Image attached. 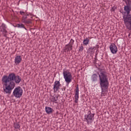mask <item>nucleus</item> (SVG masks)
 Segmentation results:
<instances>
[{
    "label": "nucleus",
    "instance_id": "obj_5",
    "mask_svg": "<svg viewBox=\"0 0 131 131\" xmlns=\"http://www.w3.org/2000/svg\"><path fill=\"white\" fill-rule=\"evenodd\" d=\"M23 95V90L19 86L15 88L13 90V96L15 98H21Z\"/></svg>",
    "mask_w": 131,
    "mask_h": 131
},
{
    "label": "nucleus",
    "instance_id": "obj_13",
    "mask_svg": "<svg viewBox=\"0 0 131 131\" xmlns=\"http://www.w3.org/2000/svg\"><path fill=\"white\" fill-rule=\"evenodd\" d=\"M46 112L47 114H52L54 112V110L51 107L46 106L45 107Z\"/></svg>",
    "mask_w": 131,
    "mask_h": 131
},
{
    "label": "nucleus",
    "instance_id": "obj_17",
    "mask_svg": "<svg viewBox=\"0 0 131 131\" xmlns=\"http://www.w3.org/2000/svg\"><path fill=\"white\" fill-rule=\"evenodd\" d=\"M58 100V97L57 96H53L51 99V102H55V103H57V101Z\"/></svg>",
    "mask_w": 131,
    "mask_h": 131
},
{
    "label": "nucleus",
    "instance_id": "obj_22",
    "mask_svg": "<svg viewBox=\"0 0 131 131\" xmlns=\"http://www.w3.org/2000/svg\"><path fill=\"white\" fill-rule=\"evenodd\" d=\"M27 18H28L27 16H23V17H22V19H21V20H22V22H23V23H24L25 22V21H26L27 20Z\"/></svg>",
    "mask_w": 131,
    "mask_h": 131
},
{
    "label": "nucleus",
    "instance_id": "obj_6",
    "mask_svg": "<svg viewBox=\"0 0 131 131\" xmlns=\"http://www.w3.org/2000/svg\"><path fill=\"white\" fill-rule=\"evenodd\" d=\"M63 75L67 83H70V82L72 80V75L71 73L68 71H63Z\"/></svg>",
    "mask_w": 131,
    "mask_h": 131
},
{
    "label": "nucleus",
    "instance_id": "obj_27",
    "mask_svg": "<svg viewBox=\"0 0 131 131\" xmlns=\"http://www.w3.org/2000/svg\"><path fill=\"white\" fill-rule=\"evenodd\" d=\"M59 114V112H56V114Z\"/></svg>",
    "mask_w": 131,
    "mask_h": 131
},
{
    "label": "nucleus",
    "instance_id": "obj_19",
    "mask_svg": "<svg viewBox=\"0 0 131 131\" xmlns=\"http://www.w3.org/2000/svg\"><path fill=\"white\" fill-rule=\"evenodd\" d=\"M17 27L18 28H24L26 30H27L26 28H25V25H24L23 24H17Z\"/></svg>",
    "mask_w": 131,
    "mask_h": 131
},
{
    "label": "nucleus",
    "instance_id": "obj_16",
    "mask_svg": "<svg viewBox=\"0 0 131 131\" xmlns=\"http://www.w3.org/2000/svg\"><path fill=\"white\" fill-rule=\"evenodd\" d=\"M92 81H97L98 80V75L97 74H94L92 76Z\"/></svg>",
    "mask_w": 131,
    "mask_h": 131
},
{
    "label": "nucleus",
    "instance_id": "obj_14",
    "mask_svg": "<svg viewBox=\"0 0 131 131\" xmlns=\"http://www.w3.org/2000/svg\"><path fill=\"white\" fill-rule=\"evenodd\" d=\"M93 38L92 37H89L88 38H85L83 41V43L84 46H88L89 43H90V39Z\"/></svg>",
    "mask_w": 131,
    "mask_h": 131
},
{
    "label": "nucleus",
    "instance_id": "obj_26",
    "mask_svg": "<svg viewBox=\"0 0 131 131\" xmlns=\"http://www.w3.org/2000/svg\"><path fill=\"white\" fill-rule=\"evenodd\" d=\"M116 9H117V8L115 6H114L112 7V8L111 9V11L113 12H114V11H115V10H116Z\"/></svg>",
    "mask_w": 131,
    "mask_h": 131
},
{
    "label": "nucleus",
    "instance_id": "obj_8",
    "mask_svg": "<svg viewBox=\"0 0 131 131\" xmlns=\"http://www.w3.org/2000/svg\"><path fill=\"white\" fill-rule=\"evenodd\" d=\"M99 49V45H96L95 46L90 47L88 50V53L90 55H94L95 54V50Z\"/></svg>",
    "mask_w": 131,
    "mask_h": 131
},
{
    "label": "nucleus",
    "instance_id": "obj_9",
    "mask_svg": "<svg viewBox=\"0 0 131 131\" xmlns=\"http://www.w3.org/2000/svg\"><path fill=\"white\" fill-rule=\"evenodd\" d=\"M110 49L112 54H116L118 51L117 46L114 43H112L110 46Z\"/></svg>",
    "mask_w": 131,
    "mask_h": 131
},
{
    "label": "nucleus",
    "instance_id": "obj_2",
    "mask_svg": "<svg viewBox=\"0 0 131 131\" xmlns=\"http://www.w3.org/2000/svg\"><path fill=\"white\" fill-rule=\"evenodd\" d=\"M126 6L124 7L125 12H122L123 20L127 29L131 30V0H123Z\"/></svg>",
    "mask_w": 131,
    "mask_h": 131
},
{
    "label": "nucleus",
    "instance_id": "obj_30",
    "mask_svg": "<svg viewBox=\"0 0 131 131\" xmlns=\"http://www.w3.org/2000/svg\"><path fill=\"white\" fill-rule=\"evenodd\" d=\"M64 91H65V88L64 89Z\"/></svg>",
    "mask_w": 131,
    "mask_h": 131
},
{
    "label": "nucleus",
    "instance_id": "obj_25",
    "mask_svg": "<svg viewBox=\"0 0 131 131\" xmlns=\"http://www.w3.org/2000/svg\"><path fill=\"white\" fill-rule=\"evenodd\" d=\"M19 14L20 15H21V16H24V15H25V12H24V11H22V10H20L19 11Z\"/></svg>",
    "mask_w": 131,
    "mask_h": 131
},
{
    "label": "nucleus",
    "instance_id": "obj_11",
    "mask_svg": "<svg viewBox=\"0 0 131 131\" xmlns=\"http://www.w3.org/2000/svg\"><path fill=\"white\" fill-rule=\"evenodd\" d=\"M79 98V89L78 88V84L76 87V92L75 94V103H78V99Z\"/></svg>",
    "mask_w": 131,
    "mask_h": 131
},
{
    "label": "nucleus",
    "instance_id": "obj_7",
    "mask_svg": "<svg viewBox=\"0 0 131 131\" xmlns=\"http://www.w3.org/2000/svg\"><path fill=\"white\" fill-rule=\"evenodd\" d=\"M73 45H74V40L73 39H71L69 44H67L65 46L63 51H64L66 52L72 51Z\"/></svg>",
    "mask_w": 131,
    "mask_h": 131
},
{
    "label": "nucleus",
    "instance_id": "obj_10",
    "mask_svg": "<svg viewBox=\"0 0 131 131\" xmlns=\"http://www.w3.org/2000/svg\"><path fill=\"white\" fill-rule=\"evenodd\" d=\"M61 86V84H60L59 81H55L54 82V86H53V91L54 93H56L60 90V86Z\"/></svg>",
    "mask_w": 131,
    "mask_h": 131
},
{
    "label": "nucleus",
    "instance_id": "obj_29",
    "mask_svg": "<svg viewBox=\"0 0 131 131\" xmlns=\"http://www.w3.org/2000/svg\"><path fill=\"white\" fill-rule=\"evenodd\" d=\"M130 35V34H129V35H128V36H129Z\"/></svg>",
    "mask_w": 131,
    "mask_h": 131
},
{
    "label": "nucleus",
    "instance_id": "obj_21",
    "mask_svg": "<svg viewBox=\"0 0 131 131\" xmlns=\"http://www.w3.org/2000/svg\"><path fill=\"white\" fill-rule=\"evenodd\" d=\"M2 32H3V36H5V37H6L7 38H9V37H7L8 31H7V30H5V31H2Z\"/></svg>",
    "mask_w": 131,
    "mask_h": 131
},
{
    "label": "nucleus",
    "instance_id": "obj_1",
    "mask_svg": "<svg viewBox=\"0 0 131 131\" xmlns=\"http://www.w3.org/2000/svg\"><path fill=\"white\" fill-rule=\"evenodd\" d=\"M22 78L19 76H16L14 73H11L9 75H4L2 77V82L4 83L5 87H3V91L5 94L11 95L12 91L16 86L15 83H20Z\"/></svg>",
    "mask_w": 131,
    "mask_h": 131
},
{
    "label": "nucleus",
    "instance_id": "obj_18",
    "mask_svg": "<svg viewBox=\"0 0 131 131\" xmlns=\"http://www.w3.org/2000/svg\"><path fill=\"white\" fill-rule=\"evenodd\" d=\"M14 127L15 129H20V126L19 123H14Z\"/></svg>",
    "mask_w": 131,
    "mask_h": 131
},
{
    "label": "nucleus",
    "instance_id": "obj_12",
    "mask_svg": "<svg viewBox=\"0 0 131 131\" xmlns=\"http://www.w3.org/2000/svg\"><path fill=\"white\" fill-rule=\"evenodd\" d=\"M21 61H22V57H21V56L19 55V56H16L15 57L14 62L16 65H18V64H20Z\"/></svg>",
    "mask_w": 131,
    "mask_h": 131
},
{
    "label": "nucleus",
    "instance_id": "obj_15",
    "mask_svg": "<svg viewBox=\"0 0 131 131\" xmlns=\"http://www.w3.org/2000/svg\"><path fill=\"white\" fill-rule=\"evenodd\" d=\"M0 30L1 32L7 30V26L6 25V24L3 23L2 25L0 26Z\"/></svg>",
    "mask_w": 131,
    "mask_h": 131
},
{
    "label": "nucleus",
    "instance_id": "obj_23",
    "mask_svg": "<svg viewBox=\"0 0 131 131\" xmlns=\"http://www.w3.org/2000/svg\"><path fill=\"white\" fill-rule=\"evenodd\" d=\"M31 16V19H32L33 18V16H32V14L31 13H29V14L26 13V14H25V16H26L27 17H28V16Z\"/></svg>",
    "mask_w": 131,
    "mask_h": 131
},
{
    "label": "nucleus",
    "instance_id": "obj_4",
    "mask_svg": "<svg viewBox=\"0 0 131 131\" xmlns=\"http://www.w3.org/2000/svg\"><path fill=\"white\" fill-rule=\"evenodd\" d=\"M94 117L95 114H92L91 111H89L88 112V114L84 116V121H85L88 124H91L95 119Z\"/></svg>",
    "mask_w": 131,
    "mask_h": 131
},
{
    "label": "nucleus",
    "instance_id": "obj_28",
    "mask_svg": "<svg viewBox=\"0 0 131 131\" xmlns=\"http://www.w3.org/2000/svg\"><path fill=\"white\" fill-rule=\"evenodd\" d=\"M130 82H131V76H130Z\"/></svg>",
    "mask_w": 131,
    "mask_h": 131
},
{
    "label": "nucleus",
    "instance_id": "obj_20",
    "mask_svg": "<svg viewBox=\"0 0 131 131\" xmlns=\"http://www.w3.org/2000/svg\"><path fill=\"white\" fill-rule=\"evenodd\" d=\"M24 23L25 24H32V20L29 18L27 19L26 21H24Z\"/></svg>",
    "mask_w": 131,
    "mask_h": 131
},
{
    "label": "nucleus",
    "instance_id": "obj_24",
    "mask_svg": "<svg viewBox=\"0 0 131 131\" xmlns=\"http://www.w3.org/2000/svg\"><path fill=\"white\" fill-rule=\"evenodd\" d=\"M79 52H82V51H83V46L82 45H81V46L79 47Z\"/></svg>",
    "mask_w": 131,
    "mask_h": 131
},
{
    "label": "nucleus",
    "instance_id": "obj_3",
    "mask_svg": "<svg viewBox=\"0 0 131 131\" xmlns=\"http://www.w3.org/2000/svg\"><path fill=\"white\" fill-rule=\"evenodd\" d=\"M100 74H98L99 77V83L101 89V96H105V91L108 90L109 86V81H108V77L105 74V72L103 71V69H99Z\"/></svg>",
    "mask_w": 131,
    "mask_h": 131
}]
</instances>
